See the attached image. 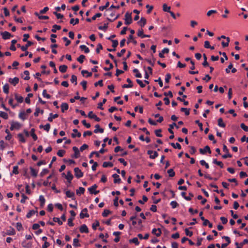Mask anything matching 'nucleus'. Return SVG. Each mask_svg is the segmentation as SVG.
Listing matches in <instances>:
<instances>
[{"mask_svg": "<svg viewBox=\"0 0 248 248\" xmlns=\"http://www.w3.org/2000/svg\"><path fill=\"white\" fill-rule=\"evenodd\" d=\"M22 127V124L17 122H13L11 123L10 130H18Z\"/></svg>", "mask_w": 248, "mask_h": 248, "instance_id": "1", "label": "nucleus"}, {"mask_svg": "<svg viewBox=\"0 0 248 248\" xmlns=\"http://www.w3.org/2000/svg\"><path fill=\"white\" fill-rule=\"evenodd\" d=\"M125 24L126 25H129L132 22V19L131 13L127 12L124 16Z\"/></svg>", "mask_w": 248, "mask_h": 248, "instance_id": "2", "label": "nucleus"}, {"mask_svg": "<svg viewBox=\"0 0 248 248\" xmlns=\"http://www.w3.org/2000/svg\"><path fill=\"white\" fill-rule=\"evenodd\" d=\"M75 175L76 177L79 178L83 176V174L81 170L78 168L74 169Z\"/></svg>", "mask_w": 248, "mask_h": 248, "instance_id": "3", "label": "nucleus"}, {"mask_svg": "<svg viewBox=\"0 0 248 248\" xmlns=\"http://www.w3.org/2000/svg\"><path fill=\"white\" fill-rule=\"evenodd\" d=\"M73 151L74 152V154L72 155V157L75 158H78L80 156V153L78 149L74 146L73 147Z\"/></svg>", "mask_w": 248, "mask_h": 248, "instance_id": "4", "label": "nucleus"}, {"mask_svg": "<svg viewBox=\"0 0 248 248\" xmlns=\"http://www.w3.org/2000/svg\"><path fill=\"white\" fill-rule=\"evenodd\" d=\"M105 150L104 149V148H102L99 152H96V151H93L92 152L90 155H89V157L92 158L93 155H95L97 157L99 156V153L103 154L105 152Z\"/></svg>", "mask_w": 248, "mask_h": 248, "instance_id": "5", "label": "nucleus"}, {"mask_svg": "<svg viewBox=\"0 0 248 248\" xmlns=\"http://www.w3.org/2000/svg\"><path fill=\"white\" fill-rule=\"evenodd\" d=\"M97 187V185L94 184L91 187H89L88 189L91 194H94L95 195H96L99 193L98 190H95Z\"/></svg>", "mask_w": 248, "mask_h": 248, "instance_id": "6", "label": "nucleus"}, {"mask_svg": "<svg viewBox=\"0 0 248 248\" xmlns=\"http://www.w3.org/2000/svg\"><path fill=\"white\" fill-rule=\"evenodd\" d=\"M147 154L150 155V158L151 159H155L158 156V153L156 151H153L152 150H148Z\"/></svg>", "mask_w": 248, "mask_h": 248, "instance_id": "7", "label": "nucleus"}, {"mask_svg": "<svg viewBox=\"0 0 248 248\" xmlns=\"http://www.w3.org/2000/svg\"><path fill=\"white\" fill-rule=\"evenodd\" d=\"M88 117L91 119H94L96 122H99L100 121V119L92 111L89 112Z\"/></svg>", "mask_w": 248, "mask_h": 248, "instance_id": "8", "label": "nucleus"}, {"mask_svg": "<svg viewBox=\"0 0 248 248\" xmlns=\"http://www.w3.org/2000/svg\"><path fill=\"white\" fill-rule=\"evenodd\" d=\"M87 211L88 210L87 208L83 209L80 214V217L81 218L88 217H89V215L87 213Z\"/></svg>", "mask_w": 248, "mask_h": 248, "instance_id": "9", "label": "nucleus"}, {"mask_svg": "<svg viewBox=\"0 0 248 248\" xmlns=\"http://www.w3.org/2000/svg\"><path fill=\"white\" fill-rule=\"evenodd\" d=\"M8 81L11 84L16 86L19 82V78L17 77L10 78Z\"/></svg>", "mask_w": 248, "mask_h": 248, "instance_id": "10", "label": "nucleus"}, {"mask_svg": "<svg viewBox=\"0 0 248 248\" xmlns=\"http://www.w3.org/2000/svg\"><path fill=\"white\" fill-rule=\"evenodd\" d=\"M200 152L202 154H205L207 152L209 154L211 153L210 147L208 146H206L203 149H200Z\"/></svg>", "mask_w": 248, "mask_h": 248, "instance_id": "11", "label": "nucleus"}, {"mask_svg": "<svg viewBox=\"0 0 248 248\" xmlns=\"http://www.w3.org/2000/svg\"><path fill=\"white\" fill-rule=\"evenodd\" d=\"M17 138L18 139L19 142H20L21 143H25L26 142V140L25 139L24 135L22 133L18 134Z\"/></svg>", "mask_w": 248, "mask_h": 248, "instance_id": "12", "label": "nucleus"}, {"mask_svg": "<svg viewBox=\"0 0 248 248\" xmlns=\"http://www.w3.org/2000/svg\"><path fill=\"white\" fill-rule=\"evenodd\" d=\"M1 35L3 39H8L11 36V34L9 32L6 31L1 32Z\"/></svg>", "mask_w": 248, "mask_h": 248, "instance_id": "13", "label": "nucleus"}, {"mask_svg": "<svg viewBox=\"0 0 248 248\" xmlns=\"http://www.w3.org/2000/svg\"><path fill=\"white\" fill-rule=\"evenodd\" d=\"M152 233L154 234L157 237L159 236L161 234V231L159 228H158V229L154 228L152 230Z\"/></svg>", "mask_w": 248, "mask_h": 248, "instance_id": "14", "label": "nucleus"}, {"mask_svg": "<svg viewBox=\"0 0 248 248\" xmlns=\"http://www.w3.org/2000/svg\"><path fill=\"white\" fill-rule=\"evenodd\" d=\"M32 43L31 41H27V43L25 46H21V49L23 51H26L28 47L32 45Z\"/></svg>", "mask_w": 248, "mask_h": 248, "instance_id": "15", "label": "nucleus"}, {"mask_svg": "<svg viewBox=\"0 0 248 248\" xmlns=\"http://www.w3.org/2000/svg\"><path fill=\"white\" fill-rule=\"evenodd\" d=\"M74 133L72 134L71 136L72 138H75L76 137L78 138L81 137V133L78 131V130L76 129H74L73 130Z\"/></svg>", "mask_w": 248, "mask_h": 248, "instance_id": "16", "label": "nucleus"}, {"mask_svg": "<svg viewBox=\"0 0 248 248\" xmlns=\"http://www.w3.org/2000/svg\"><path fill=\"white\" fill-rule=\"evenodd\" d=\"M79 231L81 233L88 232V229L85 224L82 225L79 228Z\"/></svg>", "mask_w": 248, "mask_h": 248, "instance_id": "17", "label": "nucleus"}, {"mask_svg": "<svg viewBox=\"0 0 248 248\" xmlns=\"http://www.w3.org/2000/svg\"><path fill=\"white\" fill-rule=\"evenodd\" d=\"M65 178L67 180L68 182L70 183L73 178V176L70 171H68Z\"/></svg>", "mask_w": 248, "mask_h": 248, "instance_id": "18", "label": "nucleus"}, {"mask_svg": "<svg viewBox=\"0 0 248 248\" xmlns=\"http://www.w3.org/2000/svg\"><path fill=\"white\" fill-rule=\"evenodd\" d=\"M169 52V49L168 48H164L162 51L161 52H160L158 55L160 57V58H164V54L165 53H168Z\"/></svg>", "mask_w": 248, "mask_h": 248, "instance_id": "19", "label": "nucleus"}, {"mask_svg": "<svg viewBox=\"0 0 248 248\" xmlns=\"http://www.w3.org/2000/svg\"><path fill=\"white\" fill-rule=\"evenodd\" d=\"M126 81L128 83V84H124L123 85L122 87L123 88H128L132 87L133 86V84L131 79L130 78H127Z\"/></svg>", "mask_w": 248, "mask_h": 248, "instance_id": "20", "label": "nucleus"}, {"mask_svg": "<svg viewBox=\"0 0 248 248\" xmlns=\"http://www.w3.org/2000/svg\"><path fill=\"white\" fill-rule=\"evenodd\" d=\"M112 177L114 178V183H120L121 182V179L119 176L117 174H114L112 175Z\"/></svg>", "mask_w": 248, "mask_h": 248, "instance_id": "21", "label": "nucleus"}, {"mask_svg": "<svg viewBox=\"0 0 248 248\" xmlns=\"http://www.w3.org/2000/svg\"><path fill=\"white\" fill-rule=\"evenodd\" d=\"M69 106L66 103H62L61 105V110L62 112H64L65 110L68 109Z\"/></svg>", "mask_w": 248, "mask_h": 248, "instance_id": "22", "label": "nucleus"}, {"mask_svg": "<svg viewBox=\"0 0 248 248\" xmlns=\"http://www.w3.org/2000/svg\"><path fill=\"white\" fill-rule=\"evenodd\" d=\"M57 117H58V114H53V113H50L49 114V116L47 118V120L49 122H52V121L54 119H55Z\"/></svg>", "mask_w": 248, "mask_h": 248, "instance_id": "23", "label": "nucleus"}, {"mask_svg": "<svg viewBox=\"0 0 248 248\" xmlns=\"http://www.w3.org/2000/svg\"><path fill=\"white\" fill-rule=\"evenodd\" d=\"M210 186H211V187H214V188H216L217 189H216V190H215V191H216V192H217V193H221V196H224V193L223 192V191H222V190H219H219L217 189L218 187H217V185L211 184H210Z\"/></svg>", "mask_w": 248, "mask_h": 248, "instance_id": "24", "label": "nucleus"}, {"mask_svg": "<svg viewBox=\"0 0 248 248\" xmlns=\"http://www.w3.org/2000/svg\"><path fill=\"white\" fill-rule=\"evenodd\" d=\"M146 23V20L143 17H141L140 20L138 22V24L141 27H143L145 26Z\"/></svg>", "mask_w": 248, "mask_h": 248, "instance_id": "25", "label": "nucleus"}, {"mask_svg": "<svg viewBox=\"0 0 248 248\" xmlns=\"http://www.w3.org/2000/svg\"><path fill=\"white\" fill-rule=\"evenodd\" d=\"M65 194L66 196L68 198H71L72 199H73L74 198L75 194L73 192H72L71 191H66L65 192Z\"/></svg>", "mask_w": 248, "mask_h": 248, "instance_id": "26", "label": "nucleus"}, {"mask_svg": "<svg viewBox=\"0 0 248 248\" xmlns=\"http://www.w3.org/2000/svg\"><path fill=\"white\" fill-rule=\"evenodd\" d=\"M104 132V130L102 128H100V126L98 124H96L95 125V129L94 130V132L95 133H97L98 132H100L101 133H102Z\"/></svg>", "mask_w": 248, "mask_h": 248, "instance_id": "27", "label": "nucleus"}, {"mask_svg": "<svg viewBox=\"0 0 248 248\" xmlns=\"http://www.w3.org/2000/svg\"><path fill=\"white\" fill-rule=\"evenodd\" d=\"M80 48L84 51L86 53H88L90 52V50L88 47H87L85 45H82L80 46Z\"/></svg>", "mask_w": 248, "mask_h": 248, "instance_id": "28", "label": "nucleus"}, {"mask_svg": "<svg viewBox=\"0 0 248 248\" xmlns=\"http://www.w3.org/2000/svg\"><path fill=\"white\" fill-rule=\"evenodd\" d=\"M39 201L41 202L40 206L41 207H43L46 202L44 197L43 195H40L39 196Z\"/></svg>", "mask_w": 248, "mask_h": 248, "instance_id": "29", "label": "nucleus"}, {"mask_svg": "<svg viewBox=\"0 0 248 248\" xmlns=\"http://www.w3.org/2000/svg\"><path fill=\"white\" fill-rule=\"evenodd\" d=\"M35 130L32 128L31 130V136L32 137L34 140H36L38 139L37 135L34 133Z\"/></svg>", "mask_w": 248, "mask_h": 248, "instance_id": "30", "label": "nucleus"}, {"mask_svg": "<svg viewBox=\"0 0 248 248\" xmlns=\"http://www.w3.org/2000/svg\"><path fill=\"white\" fill-rule=\"evenodd\" d=\"M0 117L7 120L8 118V115L4 111H0Z\"/></svg>", "mask_w": 248, "mask_h": 248, "instance_id": "31", "label": "nucleus"}, {"mask_svg": "<svg viewBox=\"0 0 248 248\" xmlns=\"http://www.w3.org/2000/svg\"><path fill=\"white\" fill-rule=\"evenodd\" d=\"M67 69V66L65 65H62L60 66L59 70L62 73H64L66 71Z\"/></svg>", "mask_w": 248, "mask_h": 248, "instance_id": "32", "label": "nucleus"}, {"mask_svg": "<svg viewBox=\"0 0 248 248\" xmlns=\"http://www.w3.org/2000/svg\"><path fill=\"white\" fill-rule=\"evenodd\" d=\"M30 170H31V173L32 176L33 177H36L38 173V171L36 170L35 169H34L32 167H30Z\"/></svg>", "mask_w": 248, "mask_h": 248, "instance_id": "33", "label": "nucleus"}, {"mask_svg": "<svg viewBox=\"0 0 248 248\" xmlns=\"http://www.w3.org/2000/svg\"><path fill=\"white\" fill-rule=\"evenodd\" d=\"M36 213H37L36 211L34 210H30L28 213L27 214L26 217L27 218H29L31 217H32L33 215H34Z\"/></svg>", "mask_w": 248, "mask_h": 248, "instance_id": "34", "label": "nucleus"}, {"mask_svg": "<svg viewBox=\"0 0 248 248\" xmlns=\"http://www.w3.org/2000/svg\"><path fill=\"white\" fill-rule=\"evenodd\" d=\"M61 29V27L59 25H54L52 27L51 31L53 32H56L57 30H59Z\"/></svg>", "mask_w": 248, "mask_h": 248, "instance_id": "35", "label": "nucleus"}, {"mask_svg": "<svg viewBox=\"0 0 248 248\" xmlns=\"http://www.w3.org/2000/svg\"><path fill=\"white\" fill-rule=\"evenodd\" d=\"M15 98L18 103H22L23 101V97L17 94H15Z\"/></svg>", "mask_w": 248, "mask_h": 248, "instance_id": "36", "label": "nucleus"}, {"mask_svg": "<svg viewBox=\"0 0 248 248\" xmlns=\"http://www.w3.org/2000/svg\"><path fill=\"white\" fill-rule=\"evenodd\" d=\"M170 9V7L168 6L166 4H164L163 5V10L164 11L170 13L171 12Z\"/></svg>", "mask_w": 248, "mask_h": 248, "instance_id": "37", "label": "nucleus"}, {"mask_svg": "<svg viewBox=\"0 0 248 248\" xmlns=\"http://www.w3.org/2000/svg\"><path fill=\"white\" fill-rule=\"evenodd\" d=\"M112 166H113V164L111 162H104L103 164V167L104 168L112 167Z\"/></svg>", "mask_w": 248, "mask_h": 248, "instance_id": "38", "label": "nucleus"}, {"mask_svg": "<svg viewBox=\"0 0 248 248\" xmlns=\"http://www.w3.org/2000/svg\"><path fill=\"white\" fill-rule=\"evenodd\" d=\"M85 191V188L82 187H80L77 190L76 193L77 194H83Z\"/></svg>", "mask_w": 248, "mask_h": 248, "instance_id": "39", "label": "nucleus"}, {"mask_svg": "<svg viewBox=\"0 0 248 248\" xmlns=\"http://www.w3.org/2000/svg\"><path fill=\"white\" fill-rule=\"evenodd\" d=\"M218 125L221 127H224L225 126V124L223 123L222 119L221 118L218 119Z\"/></svg>", "mask_w": 248, "mask_h": 248, "instance_id": "40", "label": "nucleus"}, {"mask_svg": "<svg viewBox=\"0 0 248 248\" xmlns=\"http://www.w3.org/2000/svg\"><path fill=\"white\" fill-rule=\"evenodd\" d=\"M213 163L216 164L218 166H219L221 168H223L224 165L222 162L218 161L216 159H213Z\"/></svg>", "mask_w": 248, "mask_h": 248, "instance_id": "41", "label": "nucleus"}, {"mask_svg": "<svg viewBox=\"0 0 248 248\" xmlns=\"http://www.w3.org/2000/svg\"><path fill=\"white\" fill-rule=\"evenodd\" d=\"M18 173H19L18 167L17 166H15L13 167L12 173H11V175H12V174H18Z\"/></svg>", "mask_w": 248, "mask_h": 248, "instance_id": "42", "label": "nucleus"}, {"mask_svg": "<svg viewBox=\"0 0 248 248\" xmlns=\"http://www.w3.org/2000/svg\"><path fill=\"white\" fill-rule=\"evenodd\" d=\"M226 40H227V42H225L224 41H222L221 42V45H222L223 47H226V46H228V45H229V42L230 41V38L229 37H227L226 38Z\"/></svg>", "mask_w": 248, "mask_h": 248, "instance_id": "43", "label": "nucleus"}, {"mask_svg": "<svg viewBox=\"0 0 248 248\" xmlns=\"http://www.w3.org/2000/svg\"><path fill=\"white\" fill-rule=\"evenodd\" d=\"M9 89V86L8 84H5V85H4V86H3V90L5 93H8Z\"/></svg>", "mask_w": 248, "mask_h": 248, "instance_id": "44", "label": "nucleus"}, {"mask_svg": "<svg viewBox=\"0 0 248 248\" xmlns=\"http://www.w3.org/2000/svg\"><path fill=\"white\" fill-rule=\"evenodd\" d=\"M22 246L25 248H31V244L30 243L22 242Z\"/></svg>", "mask_w": 248, "mask_h": 248, "instance_id": "45", "label": "nucleus"}, {"mask_svg": "<svg viewBox=\"0 0 248 248\" xmlns=\"http://www.w3.org/2000/svg\"><path fill=\"white\" fill-rule=\"evenodd\" d=\"M78 22H79V19L78 18H76L75 19H74V18H71L70 21V23L73 25L78 24Z\"/></svg>", "mask_w": 248, "mask_h": 248, "instance_id": "46", "label": "nucleus"}, {"mask_svg": "<svg viewBox=\"0 0 248 248\" xmlns=\"http://www.w3.org/2000/svg\"><path fill=\"white\" fill-rule=\"evenodd\" d=\"M133 72L136 73L135 76L137 78H141L142 77L141 74L139 72V71L137 69H134Z\"/></svg>", "mask_w": 248, "mask_h": 248, "instance_id": "47", "label": "nucleus"}, {"mask_svg": "<svg viewBox=\"0 0 248 248\" xmlns=\"http://www.w3.org/2000/svg\"><path fill=\"white\" fill-rule=\"evenodd\" d=\"M106 101H107L106 99H104L102 102L98 103L97 108L101 110H103V108L102 107V106L104 104H105L106 103Z\"/></svg>", "mask_w": 248, "mask_h": 248, "instance_id": "48", "label": "nucleus"}, {"mask_svg": "<svg viewBox=\"0 0 248 248\" xmlns=\"http://www.w3.org/2000/svg\"><path fill=\"white\" fill-rule=\"evenodd\" d=\"M170 144L174 148L178 149H181V146L179 143H176L175 144L174 143H171Z\"/></svg>", "mask_w": 248, "mask_h": 248, "instance_id": "49", "label": "nucleus"}, {"mask_svg": "<svg viewBox=\"0 0 248 248\" xmlns=\"http://www.w3.org/2000/svg\"><path fill=\"white\" fill-rule=\"evenodd\" d=\"M43 114L44 113L43 110H40L39 108H36L35 109V111L34 113V115L35 116H38L39 113Z\"/></svg>", "mask_w": 248, "mask_h": 248, "instance_id": "50", "label": "nucleus"}, {"mask_svg": "<svg viewBox=\"0 0 248 248\" xmlns=\"http://www.w3.org/2000/svg\"><path fill=\"white\" fill-rule=\"evenodd\" d=\"M85 57L83 55H81L79 56V57L77 59L78 61L80 63H82L84 60L85 59Z\"/></svg>", "mask_w": 248, "mask_h": 248, "instance_id": "51", "label": "nucleus"}, {"mask_svg": "<svg viewBox=\"0 0 248 248\" xmlns=\"http://www.w3.org/2000/svg\"><path fill=\"white\" fill-rule=\"evenodd\" d=\"M167 172L169 174V176H170V177H173L175 174L173 170L172 169L168 170L167 171Z\"/></svg>", "mask_w": 248, "mask_h": 248, "instance_id": "52", "label": "nucleus"}, {"mask_svg": "<svg viewBox=\"0 0 248 248\" xmlns=\"http://www.w3.org/2000/svg\"><path fill=\"white\" fill-rule=\"evenodd\" d=\"M109 5V2L108 1L107 2L106 4L104 6H100L99 7V10L103 11L104 9L107 8L108 7Z\"/></svg>", "mask_w": 248, "mask_h": 248, "instance_id": "53", "label": "nucleus"}, {"mask_svg": "<svg viewBox=\"0 0 248 248\" xmlns=\"http://www.w3.org/2000/svg\"><path fill=\"white\" fill-rule=\"evenodd\" d=\"M71 82L72 83H74L75 85L77 84V78L75 75H72L71 77V78L70 79Z\"/></svg>", "mask_w": 248, "mask_h": 248, "instance_id": "54", "label": "nucleus"}, {"mask_svg": "<svg viewBox=\"0 0 248 248\" xmlns=\"http://www.w3.org/2000/svg\"><path fill=\"white\" fill-rule=\"evenodd\" d=\"M200 162L201 165L204 166L206 169H209V166L208 164L205 162V160H201Z\"/></svg>", "mask_w": 248, "mask_h": 248, "instance_id": "55", "label": "nucleus"}, {"mask_svg": "<svg viewBox=\"0 0 248 248\" xmlns=\"http://www.w3.org/2000/svg\"><path fill=\"white\" fill-rule=\"evenodd\" d=\"M130 242L134 243L136 245H139V241L138 240V238L134 237L132 239L130 240Z\"/></svg>", "mask_w": 248, "mask_h": 248, "instance_id": "56", "label": "nucleus"}, {"mask_svg": "<svg viewBox=\"0 0 248 248\" xmlns=\"http://www.w3.org/2000/svg\"><path fill=\"white\" fill-rule=\"evenodd\" d=\"M81 73H82V75H83V76H85V74H86V75H86V77H90V76H91L92 75V73H91V72H88V71H87V70H82V71H81Z\"/></svg>", "mask_w": 248, "mask_h": 248, "instance_id": "57", "label": "nucleus"}, {"mask_svg": "<svg viewBox=\"0 0 248 248\" xmlns=\"http://www.w3.org/2000/svg\"><path fill=\"white\" fill-rule=\"evenodd\" d=\"M170 204L173 209L176 208L179 205L178 203L176 201L171 202Z\"/></svg>", "mask_w": 248, "mask_h": 248, "instance_id": "58", "label": "nucleus"}, {"mask_svg": "<svg viewBox=\"0 0 248 248\" xmlns=\"http://www.w3.org/2000/svg\"><path fill=\"white\" fill-rule=\"evenodd\" d=\"M49 170L47 169H44L41 172L40 175L41 177L44 176L45 175L47 174Z\"/></svg>", "mask_w": 248, "mask_h": 248, "instance_id": "59", "label": "nucleus"}, {"mask_svg": "<svg viewBox=\"0 0 248 248\" xmlns=\"http://www.w3.org/2000/svg\"><path fill=\"white\" fill-rule=\"evenodd\" d=\"M24 74L25 75V77H24V79L26 80H29L30 79V73L28 71H25Z\"/></svg>", "mask_w": 248, "mask_h": 248, "instance_id": "60", "label": "nucleus"}, {"mask_svg": "<svg viewBox=\"0 0 248 248\" xmlns=\"http://www.w3.org/2000/svg\"><path fill=\"white\" fill-rule=\"evenodd\" d=\"M217 11L215 10H211L207 12L206 15L208 16H211L213 14H216L217 13Z\"/></svg>", "mask_w": 248, "mask_h": 248, "instance_id": "61", "label": "nucleus"}, {"mask_svg": "<svg viewBox=\"0 0 248 248\" xmlns=\"http://www.w3.org/2000/svg\"><path fill=\"white\" fill-rule=\"evenodd\" d=\"M42 95H43V96L44 97H46V98L47 99H49L50 98V97H51V96L49 94H47L46 93V90H43V93H42Z\"/></svg>", "mask_w": 248, "mask_h": 248, "instance_id": "62", "label": "nucleus"}, {"mask_svg": "<svg viewBox=\"0 0 248 248\" xmlns=\"http://www.w3.org/2000/svg\"><path fill=\"white\" fill-rule=\"evenodd\" d=\"M65 152L63 150H60L57 152V155L60 157H62L65 154Z\"/></svg>", "mask_w": 248, "mask_h": 248, "instance_id": "63", "label": "nucleus"}, {"mask_svg": "<svg viewBox=\"0 0 248 248\" xmlns=\"http://www.w3.org/2000/svg\"><path fill=\"white\" fill-rule=\"evenodd\" d=\"M181 111L182 112H184L185 114L187 116L189 114V110L186 108H181Z\"/></svg>", "mask_w": 248, "mask_h": 248, "instance_id": "64", "label": "nucleus"}]
</instances>
